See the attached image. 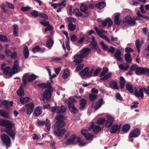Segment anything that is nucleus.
Here are the masks:
<instances>
[{"mask_svg":"<svg viewBox=\"0 0 149 149\" xmlns=\"http://www.w3.org/2000/svg\"><path fill=\"white\" fill-rule=\"evenodd\" d=\"M2 123L3 124V126L6 128L4 130V131L12 138L13 140H14L16 134L15 129H12V123L9 120L3 119Z\"/></svg>","mask_w":149,"mask_h":149,"instance_id":"1","label":"nucleus"},{"mask_svg":"<svg viewBox=\"0 0 149 149\" xmlns=\"http://www.w3.org/2000/svg\"><path fill=\"white\" fill-rule=\"evenodd\" d=\"M134 88L135 89L134 93V95L138 97H141V98L143 97L144 94L143 91H144L146 94L149 95V86H148V89L145 88H140L139 89V93L138 90L136 87H134Z\"/></svg>","mask_w":149,"mask_h":149,"instance_id":"2","label":"nucleus"},{"mask_svg":"<svg viewBox=\"0 0 149 149\" xmlns=\"http://www.w3.org/2000/svg\"><path fill=\"white\" fill-rule=\"evenodd\" d=\"M136 74L138 75L141 74L145 75L147 74V76H149V68L143 67H138L135 71Z\"/></svg>","mask_w":149,"mask_h":149,"instance_id":"3","label":"nucleus"},{"mask_svg":"<svg viewBox=\"0 0 149 149\" xmlns=\"http://www.w3.org/2000/svg\"><path fill=\"white\" fill-rule=\"evenodd\" d=\"M53 90L52 88V86L50 88H47L45 90L42 95L44 99L46 101L49 100L51 97L52 93L53 92Z\"/></svg>","mask_w":149,"mask_h":149,"instance_id":"4","label":"nucleus"},{"mask_svg":"<svg viewBox=\"0 0 149 149\" xmlns=\"http://www.w3.org/2000/svg\"><path fill=\"white\" fill-rule=\"evenodd\" d=\"M91 49L88 47L84 48L80 52V54H76V56L84 58L87 57L88 54L91 53Z\"/></svg>","mask_w":149,"mask_h":149,"instance_id":"5","label":"nucleus"},{"mask_svg":"<svg viewBox=\"0 0 149 149\" xmlns=\"http://www.w3.org/2000/svg\"><path fill=\"white\" fill-rule=\"evenodd\" d=\"M80 138L79 137L76 136L75 135H72L69 138L67 139L66 143L69 144H75L79 141Z\"/></svg>","mask_w":149,"mask_h":149,"instance_id":"6","label":"nucleus"},{"mask_svg":"<svg viewBox=\"0 0 149 149\" xmlns=\"http://www.w3.org/2000/svg\"><path fill=\"white\" fill-rule=\"evenodd\" d=\"M19 69V65L17 61H16L14 62V64L13 68L10 70V76H11L13 74L17 73L18 72Z\"/></svg>","mask_w":149,"mask_h":149,"instance_id":"7","label":"nucleus"},{"mask_svg":"<svg viewBox=\"0 0 149 149\" xmlns=\"http://www.w3.org/2000/svg\"><path fill=\"white\" fill-rule=\"evenodd\" d=\"M37 123L38 125L40 126H43L45 124L48 130L49 131L50 130L51 123L50 121L47 118L46 119V121L40 120L38 119L37 121Z\"/></svg>","mask_w":149,"mask_h":149,"instance_id":"8","label":"nucleus"},{"mask_svg":"<svg viewBox=\"0 0 149 149\" xmlns=\"http://www.w3.org/2000/svg\"><path fill=\"white\" fill-rule=\"evenodd\" d=\"M124 22L126 23L130 26H133L135 25L136 22L134 18L130 16H127L125 18L123 19Z\"/></svg>","mask_w":149,"mask_h":149,"instance_id":"9","label":"nucleus"},{"mask_svg":"<svg viewBox=\"0 0 149 149\" xmlns=\"http://www.w3.org/2000/svg\"><path fill=\"white\" fill-rule=\"evenodd\" d=\"M1 139L6 146L10 145L11 142L10 139L7 135L5 134H2L1 136Z\"/></svg>","mask_w":149,"mask_h":149,"instance_id":"10","label":"nucleus"},{"mask_svg":"<svg viewBox=\"0 0 149 149\" xmlns=\"http://www.w3.org/2000/svg\"><path fill=\"white\" fill-rule=\"evenodd\" d=\"M65 123L64 120H59L56 121L54 125V128L56 129H61L65 125Z\"/></svg>","mask_w":149,"mask_h":149,"instance_id":"11","label":"nucleus"},{"mask_svg":"<svg viewBox=\"0 0 149 149\" xmlns=\"http://www.w3.org/2000/svg\"><path fill=\"white\" fill-rule=\"evenodd\" d=\"M34 104L33 102L28 103L25 105L26 108V113L28 115H30L33 112L34 107Z\"/></svg>","mask_w":149,"mask_h":149,"instance_id":"12","label":"nucleus"},{"mask_svg":"<svg viewBox=\"0 0 149 149\" xmlns=\"http://www.w3.org/2000/svg\"><path fill=\"white\" fill-rule=\"evenodd\" d=\"M107 120L106 121L105 126L107 128H109L113 124L114 121L113 118L109 116H107Z\"/></svg>","mask_w":149,"mask_h":149,"instance_id":"13","label":"nucleus"},{"mask_svg":"<svg viewBox=\"0 0 149 149\" xmlns=\"http://www.w3.org/2000/svg\"><path fill=\"white\" fill-rule=\"evenodd\" d=\"M107 120L106 121L105 126L107 128H109L113 124L114 121L113 118L109 116H107Z\"/></svg>","mask_w":149,"mask_h":149,"instance_id":"14","label":"nucleus"},{"mask_svg":"<svg viewBox=\"0 0 149 149\" xmlns=\"http://www.w3.org/2000/svg\"><path fill=\"white\" fill-rule=\"evenodd\" d=\"M6 65V64L4 63H2L1 67V70L6 75H7L9 74L10 76V70L11 69H10V67H5Z\"/></svg>","mask_w":149,"mask_h":149,"instance_id":"15","label":"nucleus"},{"mask_svg":"<svg viewBox=\"0 0 149 149\" xmlns=\"http://www.w3.org/2000/svg\"><path fill=\"white\" fill-rule=\"evenodd\" d=\"M1 104L5 106V108L8 110H9L10 109L9 106L12 107L13 102L12 101H8L4 100H0V106H1Z\"/></svg>","mask_w":149,"mask_h":149,"instance_id":"16","label":"nucleus"},{"mask_svg":"<svg viewBox=\"0 0 149 149\" xmlns=\"http://www.w3.org/2000/svg\"><path fill=\"white\" fill-rule=\"evenodd\" d=\"M81 133L87 140H89L91 139H93V135L89 133L88 131L86 130H83L81 132Z\"/></svg>","mask_w":149,"mask_h":149,"instance_id":"17","label":"nucleus"},{"mask_svg":"<svg viewBox=\"0 0 149 149\" xmlns=\"http://www.w3.org/2000/svg\"><path fill=\"white\" fill-rule=\"evenodd\" d=\"M66 130L64 129H56L54 131V134L58 137L63 136L66 132Z\"/></svg>","mask_w":149,"mask_h":149,"instance_id":"18","label":"nucleus"},{"mask_svg":"<svg viewBox=\"0 0 149 149\" xmlns=\"http://www.w3.org/2000/svg\"><path fill=\"white\" fill-rule=\"evenodd\" d=\"M140 134V131L139 129L136 128L134 129L129 134L130 137H136L139 135Z\"/></svg>","mask_w":149,"mask_h":149,"instance_id":"19","label":"nucleus"},{"mask_svg":"<svg viewBox=\"0 0 149 149\" xmlns=\"http://www.w3.org/2000/svg\"><path fill=\"white\" fill-rule=\"evenodd\" d=\"M91 129H93V131L95 132H98L101 129L99 126L95 125L93 122H92L90 127L88 128V130L90 131Z\"/></svg>","mask_w":149,"mask_h":149,"instance_id":"20","label":"nucleus"},{"mask_svg":"<svg viewBox=\"0 0 149 149\" xmlns=\"http://www.w3.org/2000/svg\"><path fill=\"white\" fill-rule=\"evenodd\" d=\"M68 19V21L69 22V23L68 24V27L69 29L71 31H73L75 29L76 26L75 25L72 24V21L74 19V18H67Z\"/></svg>","mask_w":149,"mask_h":149,"instance_id":"21","label":"nucleus"},{"mask_svg":"<svg viewBox=\"0 0 149 149\" xmlns=\"http://www.w3.org/2000/svg\"><path fill=\"white\" fill-rule=\"evenodd\" d=\"M120 127L118 125H113L110 130V132L112 134H115L118 132V134L120 132Z\"/></svg>","mask_w":149,"mask_h":149,"instance_id":"22","label":"nucleus"},{"mask_svg":"<svg viewBox=\"0 0 149 149\" xmlns=\"http://www.w3.org/2000/svg\"><path fill=\"white\" fill-rule=\"evenodd\" d=\"M51 86L50 83H42L38 84L37 85L38 87L42 89L50 88L51 87Z\"/></svg>","mask_w":149,"mask_h":149,"instance_id":"23","label":"nucleus"},{"mask_svg":"<svg viewBox=\"0 0 149 149\" xmlns=\"http://www.w3.org/2000/svg\"><path fill=\"white\" fill-rule=\"evenodd\" d=\"M104 104L103 100L102 98L99 99L98 101L96 102L94 108L95 110H97L100 107L101 105Z\"/></svg>","mask_w":149,"mask_h":149,"instance_id":"24","label":"nucleus"},{"mask_svg":"<svg viewBox=\"0 0 149 149\" xmlns=\"http://www.w3.org/2000/svg\"><path fill=\"white\" fill-rule=\"evenodd\" d=\"M0 116L5 118H8L9 117V112L5 110L0 109Z\"/></svg>","mask_w":149,"mask_h":149,"instance_id":"25","label":"nucleus"},{"mask_svg":"<svg viewBox=\"0 0 149 149\" xmlns=\"http://www.w3.org/2000/svg\"><path fill=\"white\" fill-rule=\"evenodd\" d=\"M45 50V49L43 48L42 49L40 48L39 45H37L32 48V51L34 53H36L37 52H43Z\"/></svg>","mask_w":149,"mask_h":149,"instance_id":"26","label":"nucleus"},{"mask_svg":"<svg viewBox=\"0 0 149 149\" xmlns=\"http://www.w3.org/2000/svg\"><path fill=\"white\" fill-rule=\"evenodd\" d=\"M68 106V108L71 113L75 114L78 112L79 110L74 107V104H70Z\"/></svg>","mask_w":149,"mask_h":149,"instance_id":"27","label":"nucleus"},{"mask_svg":"<svg viewBox=\"0 0 149 149\" xmlns=\"http://www.w3.org/2000/svg\"><path fill=\"white\" fill-rule=\"evenodd\" d=\"M79 103V109L80 110H82L84 108L87 103L86 100L84 99H81L80 100Z\"/></svg>","mask_w":149,"mask_h":149,"instance_id":"28","label":"nucleus"},{"mask_svg":"<svg viewBox=\"0 0 149 149\" xmlns=\"http://www.w3.org/2000/svg\"><path fill=\"white\" fill-rule=\"evenodd\" d=\"M42 107L40 106L37 107L34 111V115L36 116H38L40 115L42 113Z\"/></svg>","mask_w":149,"mask_h":149,"instance_id":"29","label":"nucleus"},{"mask_svg":"<svg viewBox=\"0 0 149 149\" xmlns=\"http://www.w3.org/2000/svg\"><path fill=\"white\" fill-rule=\"evenodd\" d=\"M109 84L110 87L113 89L118 90L119 88L118 86L116 81L114 80H112L110 81L109 83Z\"/></svg>","mask_w":149,"mask_h":149,"instance_id":"30","label":"nucleus"},{"mask_svg":"<svg viewBox=\"0 0 149 149\" xmlns=\"http://www.w3.org/2000/svg\"><path fill=\"white\" fill-rule=\"evenodd\" d=\"M80 9L81 11L84 13L85 14H89V12L86 11L88 10L87 6L85 4H82L80 7Z\"/></svg>","mask_w":149,"mask_h":149,"instance_id":"31","label":"nucleus"},{"mask_svg":"<svg viewBox=\"0 0 149 149\" xmlns=\"http://www.w3.org/2000/svg\"><path fill=\"white\" fill-rule=\"evenodd\" d=\"M121 51L119 50H117V52H115L114 54V57L118 61H123L122 58L121 57Z\"/></svg>","mask_w":149,"mask_h":149,"instance_id":"32","label":"nucleus"},{"mask_svg":"<svg viewBox=\"0 0 149 149\" xmlns=\"http://www.w3.org/2000/svg\"><path fill=\"white\" fill-rule=\"evenodd\" d=\"M23 53L24 58L26 59L28 58L29 57V52L28 47L26 46L24 48Z\"/></svg>","mask_w":149,"mask_h":149,"instance_id":"33","label":"nucleus"},{"mask_svg":"<svg viewBox=\"0 0 149 149\" xmlns=\"http://www.w3.org/2000/svg\"><path fill=\"white\" fill-rule=\"evenodd\" d=\"M88 67H86L80 72L79 73V74L81 76H86L87 77H88Z\"/></svg>","mask_w":149,"mask_h":149,"instance_id":"34","label":"nucleus"},{"mask_svg":"<svg viewBox=\"0 0 149 149\" xmlns=\"http://www.w3.org/2000/svg\"><path fill=\"white\" fill-rule=\"evenodd\" d=\"M73 13L75 14V15L77 17H86V16L83 15L81 12L79 11V8H76L73 9Z\"/></svg>","mask_w":149,"mask_h":149,"instance_id":"35","label":"nucleus"},{"mask_svg":"<svg viewBox=\"0 0 149 149\" xmlns=\"http://www.w3.org/2000/svg\"><path fill=\"white\" fill-rule=\"evenodd\" d=\"M126 87L127 89L131 93H133L134 92V89L132 85L130 82L127 83L126 85Z\"/></svg>","mask_w":149,"mask_h":149,"instance_id":"36","label":"nucleus"},{"mask_svg":"<svg viewBox=\"0 0 149 149\" xmlns=\"http://www.w3.org/2000/svg\"><path fill=\"white\" fill-rule=\"evenodd\" d=\"M120 89H123L125 86L126 81L123 77H120Z\"/></svg>","mask_w":149,"mask_h":149,"instance_id":"37","label":"nucleus"},{"mask_svg":"<svg viewBox=\"0 0 149 149\" xmlns=\"http://www.w3.org/2000/svg\"><path fill=\"white\" fill-rule=\"evenodd\" d=\"M74 60L73 62L76 63V65H77L78 64L80 63L83 61L81 59V58H81L80 57H79V56H77L76 54L74 56Z\"/></svg>","mask_w":149,"mask_h":149,"instance_id":"38","label":"nucleus"},{"mask_svg":"<svg viewBox=\"0 0 149 149\" xmlns=\"http://www.w3.org/2000/svg\"><path fill=\"white\" fill-rule=\"evenodd\" d=\"M120 14L119 13L116 14L114 17V23L117 25H120V21H119V16Z\"/></svg>","mask_w":149,"mask_h":149,"instance_id":"39","label":"nucleus"},{"mask_svg":"<svg viewBox=\"0 0 149 149\" xmlns=\"http://www.w3.org/2000/svg\"><path fill=\"white\" fill-rule=\"evenodd\" d=\"M95 6L98 9H101L106 6V3L104 1L101 2L96 4Z\"/></svg>","mask_w":149,"mask_h":149,"instance_id":"40","label":"nucleus"},{"mask_svg":"<svg viewBox=\"0 0 149 149\" xmlns=\"http://www.w3.org/2000/svg\"><path fill=\"white\" fill-rule=\"evenodd\" d=\"M38 76L33 74H32L31 75L29 74V77L28 81L29 82H31L35 80L37 78Z\"/></svg>","mask_w":149,"mask_h":149,"instance_id":"41","label":"nucleus"},{"mask_svg":"<svg viewBox=\"0 0 149 149\" xmlns=\"http://www.w3.org/2000/svg\"><path fill=\"white\" fill-rule=\"evenodd\" d=\"M58 110L57 111V113H62L65 112L66 111V109L64 105H61L60 107H59Z\"/></svg>","mask_w":149,"mask_h":149,"instance_id":"42","label":"nucleus"},{"mask_svg":"<svg viewBox=\"0 0 149 149\" xmlns=\"http://www.w3.org/2000/svg\"><path fill=\"white\" fill-rule=\"evenodd\" d=\"M29 77V73H27L24 75L22 78V81L24 85L26 86L27 83V79L28 80Z\"/></svg>","mask_w":149,"mask_h":149,"instance_id":"43","label":"nucleus"},{"mask_svg":"<svg viewBox=\"0 0 149 149\" xmlns=\"http://www.w3.org/2000/svg\"><path fill=\"white\" fill-rule=\"evenodd\" d=\"M46 68L47 71L48 72L49 75L50 76V80H51V79H52L54 77H56V75L54 74H53L52 75L51 70L49 66L46 67Z\"/></svg>","mask_w":149,"mask_h":149,"instance_id":"44","label":"nucleus"},{"mask_svg":"<svg viewBox=\"0 0 149 149\" xmlns=\"http://www.w3.org/2000/svg\"><path fill=\"white\" fill-rule=\"evenodd\" d=\"M125 59L126 62L128 63H130L132 61L130 54H125Z\"/></svg>","mask_w":149,"mask_h":149,"instance_id":"45","label":"nucleus"},{"mask_svg":"<svg viewBox=\"0 0 149 149\" xmlns=\"http://www.w3.org/2000/svg\"><path fill=\"white\" fill-rule=\"evenodd\" d=\"M54 44V41L52 39H49L46 42V46L49 48H51Z\"/></svg>","mask_w":149,"mask_h":149,"instance_id":"46","label":"nucleus"},{"mask_svg":"<svg viewBox=\"0 0 149 149\" xmlns=\"http://www.w3.org/2000/svg\"><path fill=\"white\" fill-rule=\"evenodd\" d=\"M75 100L73 98H69L68 99L66 100L65 101V102L68 104V106L70 104H74L73 102H75Z\"/></svg>","mask_w":149,"mask_h":149,"instance_id":"47","label":"nucleus"},{"mask_svg":"<svg viewBox=\"0 0 149 149\" xmlns=\"http://www.w3.org/2000/svg\"><path fill=\"white\" fill-rule=\"evenodd\" d=\"M29 100V98L28 97H26L24 98L21 97L20 98V101L21 104H24L25 103L27 102Z\"/></svg>","mask_w":149,"mask_h":149,"instance_id":"48","label":"nucleus"},{"mask_svg":"<svg viewBox=\"0 0 149 149\" xmlns=\"http://www.w3.org/2000/svg\"><path fill=\"white\" fill-rule=\"evenodd\" d=\"M130 128V126L128 124H125L122 127V130L124 132H126L128 131Z\"/></svg>","mask_w":149,"mask_h":149,"instance_id":"49","label":"nucleus"},{"mask_svg":"<svg viewBox=\"0 0 149 149\" xmlns=\"http://www.w3.org/2000/svg\"><path fill=\"white\" fill-rule=\"evenodd\" d=\"M17 93L18 96H22L24 95V90L22 87H20V89L17 91Z\"/></svg>","mask_w":149,"mask_h":149,"instance_id":"50","label":"nucleus"},{"mask_svg":"<svg viewBox=\"0 0 149 149\" xmlns=\"http://www.w3.org/2000/svg\"><path fill=\"white\" fill-rule=\"evenodd\" d=\"M30 13L32 16L34 17H36L38 16H39L40 15V13H38V11L35 10H33Z\"/></svg>","mask_w":149,"mask_h":149,"instance_id":"51","label":"nucleus"},{"mask_svg":"<svg viewBox=\"0 0 149 149\" xmlns=\"http://www.w3.org/2000/svg\"><path fill=\"white\" fill-rule=\"evenodd\" d=\"M103 71L100 74V77H103L109 71V69L106 67L103 68Z\"/></svg>","mask_w":149,"mask_h":149,"instance_id":"52","label":"nucleus"},{"mask_svg":"<svg viewBox=\"0 0 149 149\" xmlns=\"http://www.w3.org/2000/svg\"><path fill=\"white\" fill-rule=\"evenodd\" d=\"M61 60V58H60L58 57H54L51 58V61L52 62L58 63L59 62V61Z\"/></svg>","mask_w":149,"mask_h":149,"instance_id":"53","label":"nucleus"},{"mask_svg":"<svg viewBox=\"0 0 149 149\" xmlns=\"http://www.w3.org/2000/svg\"><path fill=\"white\" fill-rule=\"evenodd\" d=\"M66 1V0H63L62 1L61 3H58L56 4L57 7L62 6V7L64 8L66 5V4L65 3Z\"/></svg>","mask_w":149,"mask_h":149,"instance_id":"54","label":"nucleus"},{"mask_svg":"<svg viewBox=\"0 0 149 149\" xmlns=\"http://www.w3.org/2000/svg\"><path fill=\"white\" fill-rule=\"evenodd\" d=\"M111 72H109L106 75H105L104 76L101 77L100 79L102 80H106L109 78L111 75Z\"/></svg>","mask_w":149,"mask_h":149,"instance_id":"55","label":"nucleus"},{"mask_svg":"<svg viewBox=\"0 0 149 149\" xmlns=\"http://www.w3.org/2000/svg\"><path fill=\"white\" fill-rule=\"evenodd\" d=\"M97 95L90 94L89 95V98L90 100L92 102L95 101L97 98Z\"/></svg>","mask_w":149,"mask_h":149,"instance_id":"56","label":"nucleus"},{"mask_svg":"<svg viewBox=\"0 0 149 149\" xmlns=\"http://www.w3.org/2000/svg\"><path fill=\"white\" fill-rule=\"evenodd\" d=\"M70 74V72L68 70H65L64 71L63 75V78L64 79H66L68 77Z\"/></svg>","mask_w":149,"mask_h":149,"instance_id":"57","label":"nucleus"},{"mask_svg":"<svg viewBox=\"0 0 149 149\" xmlns=\"http://www.w3.org/2000/svg\"><path fill=\"white\" fill-rule=\"evenodd\" d=\"M39 16L41 18H44L45 21H46L48 19V17L47 15L44 13H40Z\"/></svg>","mask_w":149,"mask_h":149,"instance_id":"58","label":"nucleus"},{"mask_svg":"<svg viewBox=\"0 0 149 149\" xmlns=\"http://www.w3.org/2000/svg\"><path fill=\"white\" fill-rule=\"evenodd\" d=\"M105 121V119L104 118H100L97 120V123L100 125L104 124Z\"/></svg>","mask_w":149,"mask_h":149,"instance_id":"59","label":"nucleus"},{"mask_svg":"<svg viewBox=\"0 0 149 149\" xmlns=\"http://www.w3.org/2000/svg\"><path fill=\"white\" fill-rule=\"evenodd\" d=\"M84 66V65L82 64L78 65L77 66L75 71H76V72H79L80 70L82 69L83 68Z\"/></svg>","mask_w":149,"mask_h":149,"instance_id":"60","label":"nucleus"},{"mask_svg":"<svg viewBox=\"0 0 149 149\" xmlns=\"http://www.w3.org/2000/svg\"><path fill=\"white\" fill-rule=\"evenodd\" d=\"M64 116L63 115H56L55 118L56 120H63Z\"/></svg>","mask_w":149,"mask_h":149,"instance_id":"61","label":"nucleus"},{"mask_svg":"<svg viewBox=\"0 0 149 149\" xmlns=\"http://www.w3.org/2000/svg\"><path fill=\"white\" fill-rule=\"evenodd\" d=\"M134 51V50L130 47H127L125 49V51L127 53V54H130V53Z\"/></svg>","mask_w":149,"mask_h":149,"instance_id":"62","label":"nucleus"},{"mask_svg":"<svg viewBox=\"0 0 149 149\" xmlns=\"http://www.w3.org/2000/svg\"><path fill=\"white\" fill-rule=\"evenodd\" d=\"M0 40L3 42H7L8 41V39L5 36L0 35Z\"/></svg>","mask_w":149,"mask_h":149,"instance_id":"63","label":"nucleus"},{"mask_svg":"<svg viewBox=\"0 0 149 149\" xmlns=\"http://www.w3.org/2000/svg\"><path fill=\"white\" fill-rule=\"evenodd\" d=\"M116 99L119 100L121 101L123 100V97L121 96L119 93H117L116 94Z\"/></svg>","mask_w":149,"mask_h":149,"instance_id":"64","label":"nucleus"}]
</instances>
